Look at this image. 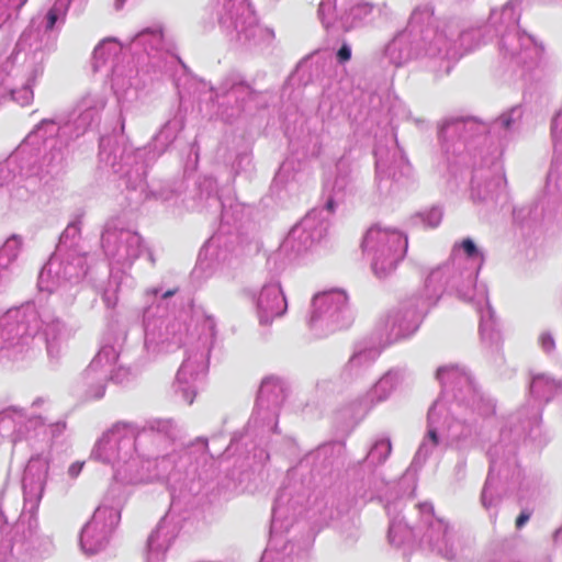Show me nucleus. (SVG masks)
<instances>
[{
  "instance_id": "nucleus-17",
  "label": "nucleus",
  "mask_w": 562,
  "mask_h": 562,
  "mask_svg": "<svg viewBox=\"0 0 562 562\" xmlns=\"http://www.w3.org/2000/svg\"><path fill=\"white\" fill-rule=\"evenodd\" d=\"M520 10L519 2L516 0L508 1L502 9L491 12V22L497 27H504V32L518 29Z\"/></svg>"
},
{
  "instance_id": "nucleus-19",
  "label": "nucleus",
  "mask_w": 562,
  "mask_h": 562,
  "mask_svg": "<svg viewBox=\"0 0 562 562\" xmlns=\"http://www.w3.org/2000/svg\"><path fill=\"white\" fill-rule=\"evenodd\" d=\"M273 37V31L267 26L260 25L256 16H252L248 12V41L250 40L254 46H261L270 44Z\"/></svg>"
},
{
  "instance_id": "nucleus-20",
  "label": "nucleus",
  "mask_w": 562,
  "mask_h": 562,
  "mask_svg": "<svg viewBox=\"0 0 562 562\" xmlns=\"http://www.w3.org/2000/svg\"><path fill=\"white\" fill-rule=\"evenodd\" d=\"M557 389L558 384L546 375L535 376L530 385L531 393L543 400H548Z\"/></svg>"
},
{
  "instance_id": "nucleus-31",
  "label": "nucleus",
  "mask_w": 562,
  "mask_h": 562,
  "mask_svg": "<svg viewBox=\"0 0 562 562\" xmlns=\"http://www.w3.org/2000/svg\"><path fill=\"white\" fill-rule=\"evenodd\" d=\"M514 112H516V110H513L510 113H505L501 115L495 124L503 128H509L512 125V115Z\"/></svg>"
},
{
  "instance_id": "nucleus-8",
  "label": "nucleus",
  "mask_w": 562,
  "mask_h": 562,
  "mask_svg": "<svg viewBox=\"0 0 562 562\" xmlns=\"http://www.w3.org/2000/svg\"><path fill=\"white\" fill-rule=\"evenodd\" d=\"M418 507L423 520L425 521V524L429 525V528L426 533V538L429 544L443 557L448 559L454 558V536L449 532L447 522L434 516V509L431 504L423 503Z\"/></svg>"
},
{
  "instance_id": "nucleus-6",
  "label": "nucleus",
  "mask_w": 562,
  "mask_h": 562,
  "mask_svg": "<svg viewBox=\"0 0 562 562\" xmlns=\"http://www.w3.org/2000/svg\"><path fill=\"white\" fill-rule=\"evenodd\" d=\"M256 313L261 325L271 324L285 314L288 302L279 282L265 284L255 295Z\"/></svg>"
},
{
  "instance_id": "nucleus-10",
  "label": "nucleus",
  "mask_w": 562,
  "mask_h": 562,
  "mask_svg": "<svg viewBox=\"0 0 562 562\" xmlns=\"http://www.w3.org/2000/svg\"><path fill=\"white\" fill-rule=\"evenodd\" d=\"M451 424H448L445 405L437 401L428 413V431L427 436L422 442L415 461L425 460L431 450L438 445V436H450Z\"/></svg>"
},
{
  "instance_id": "nucleus-5",
  "label": "nucleus",
  "mask_w": 562,
  "mask_h": 562,
  "mask_svg": "<svg viewBox=\"0 0 562 562\" xmlns=\"http://www.w3.org/2000/svg\"><path fill=\"white\" fill-rule=\"evenodd\" d=\"M326 232L327 223L322 216V211L314 210L291 229L285 243L301 251L319 241Z\"/></svg>"
},
{
  "instance_id": "nucleus-26",
  "label": "nucleus",
  "mask_w": 562,
  "mask_h": 562,
  "mask_svg": "<svg viewBox=\"0 0 562 562\" xmlns=\"http://www.w3.org/2000/svg\"><path fill=\"white\" fill-rule=\"evenodd\" d=\"M378 355L379 352L376 350L357 352L350 359V364L351 367H360L366 362L373 361L378 357Z\"/></svg>"
},
{
  "instance_id": "nucleus-27",
  "label": "nucleus",
  "mask_w": 562,
  "mask_h": 562,
  "mask_svg": "<svg viewBox=\"0 0 562 562\" xmlns=\"http://www.w3.org/2000/svg\"><path fill=\"white\" fill-rule=\"evenodd\" d=\"M481 498H482V504L485 508H490V507L494 506L498 501L497 497L495 496L494 492L492 491L490 476L484 485Z\"/></svg>"
},
{
  "instance_id": "nucleus-36",
  "label": "nucleus",
  "mask_w": 562,
  "mask_h": 562,
  "mask_svg": "<svg viewBox=\"0 0 562 562\" xmlns=\"http://www.w3.org/2000/svg\"><path fill=\"white\" fill-rule=\"evenodd\" d=\"M176 292H177V289H175V290H168L167 292H165V293L162 294V299H168V297H170V296L175 295V294H176Z\"/></svg>"
},
{
  "instance_id": "nucleus-13",
  "label": "nucleus",
  "mask_w": 562,
  "mask_h": 562,
  "mask_svg": "<svg viewBox=\"0 0 562 562\" xmlns=\"http://www.w3.org/2000/svg\"><path fill=\"white\" fill-rule=\"evenodd\" d=\"M461 249L467 255V258H458L454 257L453 262H456L457 268L459 269L462 265H469L465 271H462L465 276L467 283L469 288H472L475 284L476 276L484 262L483 254L476 248L475 244L472 239H464L461 245Z\"/></svg>"
},
{
  "instance_id": "nucleus-22",
  "label": "nucleus",
  "mask_w": 562,
  "mask_h": 562,
  "mask_svg": "<svg viewBox=\"0 0 562 562\" xmlns=\"http://www.w3.org/2000/svg\"><path fill=\"white\" fill-rule=\"evenodd\" d=\"M392 450L389 439H381L374 443L368 453V458L373 463H382L390 456Z\"/></svg>"
},
{
  "instance_id": "nucleus-15",
  "label": "nucleus",
  "mask_w": 562,
  "mask_h": 562,
  "mask_svg": "<svg viewBox=\"0 0 562 562\" xmlns=\"http://www.w3.org/2000/svg\"><path fill=\"white\" fill-rule=\"evenodd\" d=\"M552 139L554 157L552 167L548 175V181L561 184L562 182V109L554 116L552 122Z\"/></svg>"
},
{
  "instance_id": "nucleus-35",
  "label": "nucleus",
  "mask_w": 562,
  "mask_h": 562,
  "mask_svg": "<svg viewBox=\"0 0 562 562\" xmlns=\"http://www.w3.org/2000/svg\"><path fill=\"white\" fill-rule=\"evenodd\" d=\"M326 210L328 212H334L335 210V202L333 199H328V201L326 202Z\"/></svg>"
},
{
  "instance_id": "nucleus-34",
  "label": "nucleus",
  "mask_w": 562,
  "mask_h": 562,
  "mask_svg": "<svg viewBox=\"0 0 562 562\" xmlns=\"http://www.w3.org/2000/svg\"><path fill=\"white\" fill-rule=\"evenodd\" d=\"M529 514L521 513L516 520V526L518 528H521L529 520Z\"/></svg>"
},
{
  "instance_id": "nucleus-16",
  "label": "nucleus",
  "mask_w": 562,
  "mask_h": 562,
  "mask_svg": "<svg viewBox=\"0 0 562 562\" xmlns=\"http://www.w3.org/2000/svg\"><path fill=\"white\" fill-rule=\"evenodd\" d=\"M398 383V375L393 371L385 373L375 384L366 393L363 401L368 407L385 401L394 391Z\"/></svg>"
},
{
  "instance_id": "nucleus-3",
  "label": "nucleus",
  "mask_w": 562,
  "mask_h": 562,
  "mask_svg": "<svg viewBox=\"0 0 562 562\" xmlns=\"http://www.w3.org/2000/svg\"><path fill=\"white\" fill-rule=\"evenodd\" d=\"M363 251L371 258L374 273L382 278L393 272L407 250V238L396 229L372 226L368 229Z\"/></svg>"
},
{
  "instance_id": "nucleus-1",
  "label": "nucleus",
  "mask_w": 562,
  "mask_h": 562,
  "mask_svg": "<svg viewBox=\"0 0 562 562\" xmlns=\"http://www.w3.org/2000/svg\"><path fill=\"white\" fill-rule=\"evenodd\" d=\"M432 9L428 5L416 8L409 20L411 31L414 32L413 50L405 56L396 58L395 52L407 42L406 34L396 36L387 47L394 63L401 64L412 56H424L439 59H456L470 47L463 48V42L469 36L459 34L454 23L448 21L431 22Z\"/></svg>"
},
{
  "instance_id": "nucleus-23",
  "label": "nucleus",
  "mask_w": 562,
  "mask_h": 562,
  "mask_svg": "<svg viewBox=\"0 0 562 562\" xmlns=\"http://www.w3.org/2000/svg\"><path fill=\"white\" fill-rule=\"evenodd\" d=\"M412 535V530L402 521H392L389 530V539L395 546H401Z\"/></svg>"
},
{
  "instance_id": "nucleus-32",
  "label": "nucleus",
  "mask_w": 562,
  "mask_h": 562,
  "mask_svg": "<svg viewBox=\"0 0 562 562\" xmlns=\"http://www.w3.org/2000/svg\"><path fill=\"white\" fill-rule=\"evenodd\" d=\"M540 344H541L542 349L547 352L551 351L554 348V340H553L552 336H550L548 334L541 335Z\"/></svg>"
},
{
  "instance_id": "nucleus-30",
  "label": "nucleus",
  "mask_w": 562,
  "mask_h": 562,
  "mask_svg": "<svg viewBox=\"0 0 562 562\" xmlns=\"http://www.w3.org/2000/svg\"><path fill=\"white\" fill-rule=\"evenodd\" d=\"M46 18H47L46 30L52 31L58 20V10L56 8L49 9Z\"/></svg>"
},
{
  "instance_id": "nucleus-37",
  "label": "nucleus",
  "mask_w": 562,
  "mask_h": 562,
  "mask_svg": "<svg viewBox=\"0 0 562 562\" xmlns=\"http://www.w3.org/2000/svg\"><path fill=\"white\" fill-rule=\"evenodd\" d=\"M120 4H123L125 0H116Z\"/></svg>"
},
{
  "instance_id": "nucleus-21",
  "label": "nucleus",
  "mask_w": 562,
  "mask_h": 562,
  "mask_svg": "<svg viewBox=\"0 0 562 562\" xmlns=\"http://www.w3.org/2000/svg\"><path fill=\"white\" fill-rule=\"evenodd\" d=\"M437 378L443 384H449L454 381H458L459 383H469V376L461 372V370L456 366L440 368L437 371Z\"/></svg>"
},
{
  "instance_id": "nucleus-11",
  "label": "nucleus",
  "mask_w": 562,
  "mask_h": 562,
  "mask_svg": "<svg viewBox=\"0 0 562 562\" xmlns=\"http://www.w3.org/2000/svg\"><path fill=\"white\" fill-rule=\"evenodd\" d=\"M420 316L416 313L411 315L409 318L400 314L387 317L384 324L385 341L391 344L412 335L418 328Z\"/></svg>"
},
{
  "instance_id": "nucleus-18",
  "label": "nucleus",
  "mask_w": 562,
  "mask_h": 562,
  "mask_svg": "<svg viewBox=\"0 0 562 562\" xmlns=\"http://www.w3.org/2000/svg\"><path fill=\"white\" fill-rule=\"evenodd\" d=\"M505 179L502 175L493 178L475 176L472 180V196L477 200L492 199L502 189Z\"/></svg>"
},
{
  "instance_id": "nucleus-29",
  "label": "nucleus",
  "mask_w": 562,
  "mask_h": 562,
  "mask_svg": "<svg viewBox=\"0 0 562 562\" xmlns=\"http://www.w3.org/2000/svg\"><path fill=\"white\" fill-rule=\"evenodd\" d=\"M339 63H346L351 58V48L348 44H344L337 52Z\"/></svg>"
},
{
  "instance_id": "nucleus-33",
  "label": "nucleus",
  "mask_w": 562,
  "mask_h": 562,
  "mask_svg": "<svg viewBox=\"0 0 562 562\" xmlns=\"http://www.w3.org/2000/svg\"><path fill=\"white\" fill-rule=\"evenodd\" d=\"M83 468V463H74L69 467L68 473L71 477H77Z\"/></svg>"
},
{
  "instance_id": "nucleus-25",
  "label": "nucleus",
  "mask_w": 562,
  "mask_h": 562,
  "mask_svg": "<svg viewBox=\"0 0 562 562\" xmlns=\"http://www.w3.org/2000/svg\"><path fill=\"white\" fill-rule=\"evenodd\" d=\"M423 224L427 227H437L442 220V211L439 207H431L430 210L418 215Z\"/></svg>"
},
{
  "instance_id": "nucleus-14",
  "label": "nucleus",
  "mask_w": 562,
  "mask_h": 562,
  "mask_svg": "<svg viewBox=\"0 0 562 562\" xmlns=\"http://www.w3.org/2000/svg\"><path fill=\"white\" fill-rule=\"evenodd\" d=\"M317 15L323 26L328 31H347L353 27V21L345 19V14L339 15L337 13L336 0H322L318 5Z\"/></svg>"
},
{
  "instance_id": "nucleus-38",
  "label": "nucleus",
  "mask_w": 562,
  "mask_h": 562,
  "mask_svg": "<svg viewBox=\"0 0 562 562\" xmlns=\"http://www.w3.org/2000/svg\"><path fill=\"white\" fill-rule=\"evenodd\" d=\"M261 562H266V557L261 560Z\"/></svg>"
},
{
  "instance_id": "nucleus-4",
  "label": "nucleus",
  "mask_w": 562,
  "mask_h": 562,
  "mask_svg": "<svg viewBox=\"0 0 562 562\" xmlns=\"http://www.w3.org/2000/svg\"><path fill=\"white\" fill-rule=\"evenodd\" d=\"M347 294L341 290L317 293L312 300L308 323L313 328L335 329L344 325Z\"/></svg>"
},
{
  "instance_id": "nucleus-7",
  "label": "nucleus",
  "mask_w": 562,
  "mask_h": 562,
  "mask_svg": "<svg viewBox=\"0 0 562 562\" xmlns=\"http://www.w3.org/2000/svg\"><path fill=\"white\" fill-rule=\"evenodd\" d=\"M375 168L379 186L384 180L400 181L411 175L412 168L401 148L394 145L392 148L378 147L375 150Z\"/></svg>"
},
{
  "instance_id": "nucleus-12",
  "label": "nucleus",
  "mask_w": 562,
  "mask_h": 562,
  "mask_svg": "<svg viewBox=\"0 0 562 562\" xmlns=\"http://www.w3.org/2000/svg\"><path fill=\"white\" fill-rule=\"evenodd\" d=\"M285 398L283 383L274 378L265 379L260 385L257 398V407L276 411Z\"/></svg>"
},
{
  "instance_id": "nucleus-2",
  "label": "nucleus",
  "mask_w": 562,
  "mask_h": 562,
  "mask_svg": "<svg viewBox=\"0 0 562 562\" xmlns=\"http://www.w3.org/2000/svg\"><path fill=\"white\" fill-rule=\"evenodd\" d=\"M449 289L456 290L462 299L468 301H473L477 296L481 335L484 339H495L497 333L488 306L486 290L483 288L476 290L475 284L469 288L464 273L457 268L456 262L446 263L431 270L425 281L426 296L431 302H436Z\"/></svg>"
},
{
  "instance_id": "nucleus-24",
  "label": "nucleus",
  "mask_w": 562,
  "mask_h": 562,
  "mask_svg": "<svg viewBox=\"0 0 562 562\" xmlns=\"http://www.w3.org/2000/svg\"><path fill=\"white\" fill-rule=\"evenodd\" d=\"M372 11V5L368 2H359L355 4L349 13L345 14V19L353 21V26L362 19L368 16Z\"/></svg>"
},
{
  "instance_id": "nucleus-9",
  "label": "nucleus",
  "mask_w": 562,
  "mask_h": 562,
  "mask_svg": "<svg viewBox=\"0 0 562 562\" xmlns=\"http://www.w3.org/2000/svg\"><path fill=\"white\" fill-rule=\"evenodd\" d=\"M501 52L505 58L525 65L537 58L539 48L530 35L521 32L519 29H515L503 32Z\"/></svg>"
},
{
  "instance_id": "nucleus-28",
  "label": "nucleus",
  "mask_w": 562,
  "mask_h": 562,
  "mask_svg": "<svg viewBox=\"0 0 562 562\" xmlns=\"http://www.w3.org/2000/svg\"><path fill=\"white\" fill-rule=\"evenodd\" d=\"M4 246L7 248H12L15 252H18L22 247V237L20 235L13 234L7 239Z\"/></svg>"
}]
</instances>
